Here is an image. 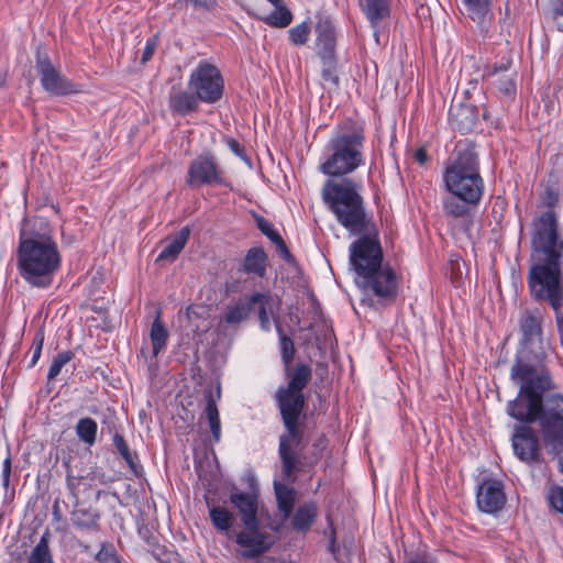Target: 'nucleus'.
<instances>
[{
    "mask_svg": "<svg viewBox=\"0 0 563 563\" xmlns=\"http://www.w3.org/2000/svg\"><path fill=\"white\" fill-rule=\"evenodd\" d=\"M321 198L336 222L350 235L356 236L349 252L357 287L366 295L377 297L379 302H394L398 295L397 276L389 265H383L378 230L367 211L362 186L350 179L329 181Z\"/></svg>",
    "mask_w": 563,
    "mask_h": 563,
    "instance_id": "1",
    "label": "nucleus"
},
{
    "mask_svg": "<svg viewBox=\"0 0 563 563\" xmlns=\"http://www.w3.org/2000/svg\"><path fill=\"white\" fill-rule=\"evenodd\" d=\"M531 368L516 365L510 371L512 380L520 385L518 396L507 405V413L519 422H538L547 446L563 445V395L543 398L555 388L549 369L541 367L538 375L529 377Z\"/></svg>",
    "mask_w": 563,
    "mask_h": 563,
    "instance_id": "2",
    "label": "nucleus"
},
{
    "mask_svg": "<svg viewBox=\"0 0 563 563\" xmlns=\"http://www.w3.org/2000/svg\"><path fill=\"white\" fill-rule=\"evenodd\" d=\"M285 375L288 378L287 386H280L275 400L280 413L285 432L279 437L278 455L282 463L284 479L294 483L296 474L301 471L299 452L303 449V409L306 398L302 393L312 377L310 365L300 363L291 368L288 365Z\"/></svg>",
    "mask_w": 563,
    "mask_h": 563,
    "instance_id": "3",
    "label": "nucleus"
},
{
    "mask_svg": "<svg viewBox=\"0 0 563 563\" xmlns=\"http://www.w3.org/2000/svg\"><path fill=\"white\" fill-rule=\"evenodd\" d=\"M444 187L450 196L443 199V212L452 219L470 217L484 194V180L479 173V158L472 141L456 142L443 172Z\"/></svg>",
    "mask_w": 563,
    "mask_h": 563,
    "instance_id": "4",
    "label": "nucleus"
},
{
    "mask_svg": "<svg viewBox=\"0 0 563 563\" xmlns=\"http://www.w3.org/2000/svg\"><path fill=\"white\" fill-rule=\"evenodd\" d=\"M364 145V129L360 125L340 128L335 132L325 146L327 156L319 167L323 175L330 177L324 181L321 191L329 181L342 179L353 180L363 187L361 180L349 175L365 164Z\"/></svg>",
    "mask_w": 563,
    "mask_h": 563,
    "instance_id": "5",
    "label": "nucleus"
},
{
    "mask_svg": "<svg viewBox=\"0 0 563 563\" xmlns=\"http://www.w3.org/2000/svg\"><path fill=\"white\" fill-rule=\"evenodd\" d=\"M21 277L33 287L47 288L60 266V254L51 238H24L21 233L18 249Z\"/></svg>",
    "mask_w": 563,
    "mask_h": 563,
    "instance_id": "6",
    "label": "nucleus"
},
{
    "mask_svg": "<svg viewBox=\"0 0 563 563\" xmlns=\"http://www.w3.org/2000/svg\"><path fill=\"white\" fill-rule=\"evenodd\" d=\"M527 285L530 297L551 308L563 305L562 256H530Z\"/></svg>",
    "mask_w": 563,
    "mask_h": 563,
    "instance_id": "7",
    "label": "nucleus"
},
{
    "mask_svg": "<svg viewBox=\"0 0 563 563\" xmlns=\"http://www.w3.org/2000/svg\"><path fill=\"white\" fill-rule=\"evenodd\" d=\"M545 313L540 308L525 309L520 316L519 325V351L511 366V371L516 365H527L531 368L529 377L538 375L540 369L537 364L542 363L547 355L549 343L544 339L543 322Z\"/></svg>",
    "mask_w": 563,
    "mask_h": 563,
    "instance_id": "8",
    "label": "nucleus"
},
{
    "mask_svg": "<svg viewBox=\"0 0 563 563\" xmlns=\"http://www.w3.org/2000/svg\"><path fill=\"white\" fill-rule=\"evenodd\" d=\"M188 88L200 97L201 102L212 104L222 98L224 80L216 65L201 60L189 76Z\"/></svg>",
    "mask_w": 563,
    "mask_h": 563,
    "instance_id": "9",
    "label": "nucleus"
},
{
    "mask_svg": "<svg viewBox=\"0 0 563 563\" xmlns=\"http://www.w3.org/2000/svg\"><path fill=\"white\" fill-rule=\"evenodd\" d=\"M186 184L190 188H200L208 185L230 187L224 170L220 167L216 156L205 152L195 157L187 170Z\"/></svg>",
    "mask_w": 563,
    "mask_h": 563,
    "instance_id": "10",
    "label": "nucleus"
},
{
    "mask_svg": "<svg viewBox=\"0 0 563 563\" xmlns=\"http://www.w3.org/2000/svg\"><path fill=\"white\" fill-rule=\"evenodd\" d=\"M35 69L43 89L52 96H69L81 91V86L73 82L56 68L46 53L37 51Z\"/></svg>",
    "mask_w": 563,
    "mask_h": 563,
    "instance_id": "11",
    "label": "nucleus"
},
{
    "mask_svg": "<svg viewBox=\"0 0 563 563\" xmlns=\"http://www.w3.org/2000/svg\"><path fill=\"white\" fill-rule=\"evenodd\" d=\"M531 423L520 422L514 428L511 444L515 455L527 464L542 461V448L537 431Z\"/></svg>",
    "mask_w": 563,
    "mask_h": 563,
    "instance_id": "12",
    "label": "nucleus"
},
{
    "mask_svg": "<svg viewBox=\"0 0 563 563\" xmlns=\"http://www.w3.org/2000/svg\"><path fill=\"white\" fill-rule=\"evenodd\" d=\"M229 501L238 511L245 529L260 528L258 509L260 494L257 487L252 484L249 492L234 488L229 495Z\"/></svg>",
    "mask_w": 563,
    "mask_h": 563,
    "instance_id": "13",
    "label": "nucleus"
},
{
    "mask_svg": "<svg viewBox=\"0 0 563 563\" xmlns=\"http://www.w3.org/2000/svg\"><path fill=\"white\" fill-rule=\"evenodd\" d=\"M476 501L478 508L486 514L499 511L506 503L501 482L494 478L484 479L477 488Z\"/></svg>",
    "mask_w": 563,
    "mask_h": 563,
    "instance_id": "14",
    "label": "nucleus"
},
{
    "mask_svg": "<svg viewBox=\"0 0 563 563\" xmlns=\"http://www.w3.org/2000/svg\"><path fill=\"white\" fill-rule=\"evenodd\" d=\"M235 542L242 548L241 555L244 559L258 558L272 547L267 534L261 532L260 528L245 529L244 531L238 532Z\"/></svg>",
    "mask_w": 563,
    "mask_h": 563,
    "instance_id": "15",
    "label": "nucleus"
},
{
    "mask_svg": "<svg viewBox=\"0 0 563 563\" xmlns=\"http://www.w3.org/2000/svg\"><path fill=\"white\" fill-rule=\"evenodd\" d=\"M512 59L510 57H503L500 63L487 66L483 73V77L490 80V84L505 96H514L516 93V85L512 76L509 74Z\"/></svg>",
    "mask_w": 563,
    "mask_h": 563,
    "instance_id": "16",
    "label": "nucleus"
},
{
    "mask_svg": "<svg viewBox=\"0 0 563 563\" xmlns=\"http://www.w3.org/2000/svg\"><path fill=\"white\" fill-rule=\"evenodd\" d=\"M101 512L91 506H84L77 500L70 511V521L73 527L81 532L91 534L101 531Z\"/></svg>",
    "mask_w": 563,
    "mask_h": 563,
    "instance_id": "17",
    "label": "nucleus"
},
{
    "mask_svg": "<svg viewBox=\"0 0 563 563\" xmlns=\"http://www.w3.org/2000/svg\"><path fill=\"white\" fill-rule=\"evenodd\" d=\"M316 53L320 58L336 57V35L332 22L328 18H320L314 26Z\"/></svg>",
    "mask_w": 563,
    "mask_h": 563,
    "instance_id": "18",
    "label": "nucleus"
},
{
    "mask_svg": "<svg viewBox=\"0 0 563 563\" xmlns=\"http://www.w3.org/2000/svg\"><path fill=\"white\" fill-rule=\"evenodd\" d=\"M358 4L378 41L379 30L390 16L391 0H358Z\"/></svg>",
    "mask_w": 563,
    "mask_h": 563,
    "instance_id": "19",
    "label": "nucleus"
},
{
    "mask_svg": "<svg viewBox=\"0 0 563 563\" xmlns=\"http://www.w3.org/2000/svg\"><path fill=\"white\" fill-rule=\"evenodd\" d=\"M200 97L192 90L173 86L168 97L169 110L179 115H187L199 109Z\"/></svg>",
    "mask_w": 563,
    "mask_h": 563,
    "instance_id": "20",
    "label": "nucleus"
},
{
    "mask_svg": "<svg viewBox=\"0 0 563 563\" xmlns=\"http://www.w3.org/2000/svg\"><path fill=\"white\" fill-rule=\"evenodd\" d=\"M466 15L477 23L482 32L488 31L493 19L492 0H462Z\"/></svg>",
    "mask_w": 563,
    "mask_h": 563,
    "instance_id": "21",
    "label": "nucleus"
},
{
    "mask_svg": "<svg viewBox=\"0 0 563 563\" xmlns=\"http://www.w3.org/2000/svg\"><path fill=\"white\" fill-rule=\"evenodd\" d=\"M449 115L453 126L462 133L472 131L476 125V114L472 106H452Z\"/></svg>",
    "mask_w": 563,
    "mask_h": 563,
    "instance_id": "22",
    "label": "nucleus"
},
{
    "mask_svg": "<svg viewBox=\"0 0 563 563\" xmlns=\"http://www.w3.org/2000/svg\"><path fill=\"white\" fill-rule=\"evenodd\" d=\"M318 517V506L314 501L300 505L291 517V528L298 532H307Z\"/></svg>",
    "mask_w": 563,
    "mask_h": 563,
    "instance_id": "23",
    "label": "nucleus"
},
{
    "mask_svg": "<svg viewBox=\"0 0 563 563\" xmlns=\"http://www.w3.org/2000/svg\"><path fill=\"white\" fill-rule=\"evenodd\" d=\"M274 490L278 511L280 512L283 519L290 518L297 498L296 489L288 486L287 484L274 482Z\"/></svg>",
    "mask_w": 563,
    "mask_h": 563,
    "instance_id": "24",
    "label": "nucleus"
},
{
    "mask_svg": "<svg viewBox=\"0 0 563 563\" xmlns=\"http://www.w3.org/2000/svg\"><path fill=\"white\" fill-rule=\"evenodd\" d=\"M190 236L189 227L181 228L174 236H172L165 247L161 251L157 261L175 262L180 252L186 246Z\"/></svg>",
    "mask_w": 563,
    "mask_h": 563,
    "instance_id": "25",
    "label": "nucleus"
},
{
    "mask_svg": "<svg viewBox=\"0 0 563 563\" xmlns=\"http://www.w3.org/2000/svg\"><path fill=\"white\" fill-rule=\"evenodd\" d=\"M267 255L262 247H252L247 251L242 271L263 277L266 273Z\"/></svg>",
    "mask_w": 563,
    "mask_h": 563,
    "instance_id": "26",
    "label": "nucleus"
},
{
    "mask_svg": "<svg viewBox=\"0 0 563 563\" xmlns=\"http://www.w3.org/2000/svg\"><path fill=\"white\" fill-rule=\"evenodd\" d=\"M64 465L66 466L67 489L69 490V494L76 499V501L78 500L79 486L82 479L98 481L101 484L106 483L104 473L98 472L97 470L89 472L87 475L77 476L73 473L69 462H64Z\"/></svg>",
    "mask_w": 563,
    "mask_h": 563,
    "instance_id": "27",
    "label": "nucleus"
},
{
    "mask_svg": "<svg viewBox=\"0 0 563 563\" xmlns=\"http://www.w3.org/2000/svg\"><path fill=\"white\" fill-rule=\"evenodd\" d=\"M252 309L251 296L247 299L240 298L227 308L222 320L229 324H239L249 318Z\"/></svg>",
    "mask_w": 563,
    "mask_h": 563,
    "instance_id": "28",
    "label": "nucleus"
},
{
    "mask_svg": "<svg viewBox=\"0 0 563 563\" xmlns=\"http://www.w3.org/2000/svg\"><path fill=\"white\" fill-rule=\"evenodd\" d=\"M272 4L275 7V10L269 14L262 16L261 20L273 27L283 29L288 26L292 21V13L290 10L284 4L283 0Z\"/></svg>",
    "mask_w": 563,
    "mask_h": 563,
    "instance_id": "29",
    "label": "nucleus"
},
{
    "mask_svg": "<svg viewBox=\"0 0 563 563\" xmlns=\"http://www.w3.org/2000/svg\"><path fill=\"white\" fill-rule=\"evenodd\" d=\"M51 533L46 530L40 538V541L27 555L26 563H54L53 554L49 548Z\"/></svg>",
    "mask_w": 563,
    "mask_h": 563,
    "instance_id": "30",
    "label": "nucleus"
},
{
    "mask_svg": "<svg viewBox=\"0 0 563 563\" xmlns=\"http://www.w3.org/2000/svg\"><path fill=\"white\" fill-rule=\"evenodd\" d=\"M112 443L114 448L117 449L118 453L121 455V457L125 461L131 472L139 476L142 466L137 462V455L136 453H132L126 441L124 440L123 435L120 433H114L112 438Z\"/></svg>",
    "mask_w": 563,
    "mask_h": 563,
    "instance_id": "31",
    "label": "nucleus"
},
{
    "mask_svg": "<svg viewBox=\"0 0 563 563\" xmlns=\"http://www.w3.org/2000/svg\"><path fill=\"white\" fill-rule=\"evenodd\" d=\"M212 526L219 531H228L235 522V515L222 506H209Z\"/></svg>",
    "mask_w": 563,
    "mask_h": 563,
    "instance_id": "32",
    "label": "nucleus"
},
{
    "mask_svg": "<svg viewBox=\"0 0 563 563\" xmlns=\"http://www.w3.org/2000/svg\"><path fill=\"white\" fill-rule=\"evenodd\" d=\"M168 331L161 320L159 314L154 319L151 325L150 338L153 346V355L157 356L166 346L168 341Z\"/></svg>",
    "mask_w": 563,
    "mask_h": 563,
    "instance_id": "33",
    "label": "nucleus"
},
{
    "mask_svg": "<svg viewBox=\"0 0 563 563\" xmlns=\"http://www.w3.org/2000/svg\"><path fill=\"white\" fill-rule=\"evenodd\" d=\"M207 404L205 408V413L207 417V420L209 422V427L213 437V440L216 442L220 441L221 438V422L219 417V410L216 405V400L213 398V395L211 391H209L206 396Z\"/></svg>",
    "mask_w": 563,
    "mask_h": 563,
    "instance_id": "34",
    "label": "nucleus"
},
{
    "mask_svg": "<svg viewBox=\"0 0 563 563\" xmlns=\"http://www.w3.org/2000/svg\"><path fill=\"white\" fill-rule=\"evenodd\" d=\"M75 430L79 440L82 441L85 444L89 446L95 444L98 424L92 418L86 417L79 419L75 427Z\"/></svg>",
    "mask_w": 563,
    "mask_h": 563,
    "instance_id": "35",
    "label": "nucleus"
},
{
    "mask_svg": "<svg viewBox=\"0 0 563 563\" xmlns=\"http://www.w3.org/2000/svg\"><path fill=\"white\" fill-rule=\"evenodd\" d=\"M272 300L273 298L268 294L255 292L251 296V303H253V307L258 305L260 324L264 331H269L271 329L267 307L271 306Z\"/></svg>",
    "mask_w": 563,
    "mask_h": 563,
    "instance_id": "36",
    "label": "nucleus"
},
{
    "mask_svg": "<svg viewBox=\"0 0 563 563\" xmlns=\"http://www.w3.org/2000/svg\"><path fill=\"white\" fill-rule=\"evenodd\" d=\"M98 563H123V559L118 553L115 545L111 541H102L99 544L98 552L93 555Z\"/></svg>",
    "mask_w": 563,
    "mask_h": 563,
    "instance_id": "37",
    "label": "nucleus"
},
{
    "mask_svg": "<svg viewBox=\"0 0 563 563\" xmlns=\"http://www.w3.org/2000/svg\"><path fill=\"white\" fill-rule=\"evenodd\" d=\"M277 331L279 334V346H280L282 362L284 364V367L288 368V365H291V362H292L295 353H296L295 344H294V341L291 340V338H289L288 335H286L283 332V329L280 325H277Z\"/></svg>",
    "mask_w": 563,
    "mask_h": 563,
    "instance_id": "38",
    "label": "nucleus"
},
{
    "mask_svg": "<svg viewBox=\"0 0 563 563\" xmlns=\"http://www.w3.org/2000/svg\"><path fill=\"white\" fill-rule=\"evenodd\" d=\"M322 63L321 76L324 81L331 82L335 88L340 85L336 57L320 58Z\"/></svg>",
    "mask_w": 563,
    "mask_h": 563,
    "instance_id": "39",
    "label": "nucleus"
},
{
    "mask_svg": "<svg viewBox=\"0 0 563 563\" xmlns=\"http://www.w3.org/2000/svg\"><path fill=\"white\" fill-rule=\"evenodd\" d=\"M74 358V353L71 351H64L58 353L54 358L49 366L47 373V379H54L62 371L63 366L66 365Z\"/></svg>",
    "mask_w": 563,
    "mask_h": 563,
    "instance_id": "40",
    "label": "nucleus"
},
{
    "mask_svg": "<svg viewBox=\"0 0 563 563\" xmlns=\"http://www.w3.org/2000/svg\"><path fill=\"white\" fill-rule=\"evenodd\" d=\"M310 27L306 22H302L288 31L290 42L296 45H305L308 42Z\"/></svg>",
    "mask_w": 563,
    "mask_h": 563,
    "instance_id": "41",
    "label": "nucleus"
},
{
    "mask_svg": "<svg viewBox=\"0 0 563 563\" xmlns=\"http://www.w3.org/2000/svg\"><path fill=\"white\" fill-rule=\"evenodd\" d=\"M44 340H45V330H44V327H40L36 330L33 341H32V346H31L32 357L29 363V367H33L38 362L41 354H42Z\"/></svg>",
    "mask_w": 563,
    "mask_h": 563,
    "instance_id": "42",
    "label": "nucleus"
},
{
    "mask_svg": "<svg viewBox=\"0 0 563 563\" xmlns=\"http://www.w3.org/2000/svg\"><path fill=\"white\" fill-rule=\"evenodd\" d=\"M547 501L556 512L563 514V487L551 485L547 493Z\"/></svg>",
    "mask_w": 563,
    "mask_h": 563,
    "instance_id": "43",
    "label": "nucleus"
},
{
    "mask_svg": "<svg viewBox=\"0 0 563 563\" xmlns=\"http://www.w3.org/2000/svg\"><path fill=\"white\" fill-rule=\"evenodd\" d=\"M256 224L260 231L273 243H276L282 239V235L274 229V225L264 217H257Z\"/></svg>",
    "mask_w": 563,
    "mask_h": 563,
    "instance_id": "44",
    "label": "nucleus"
},
{
    "mask_svg": "<svg viewBox=\"0 0 563 563\" xmlns=\"http://www.w3.org/2000/svg\"><path fill=\"white\" fill-rule=\"evenodd\" d=\"M176 4L185 8L191 5L195 10L212 11L218 5V0H176Z\"/></svg>",
    "mask_w": 563,
    "mask_h": 563,
    "instance_id": "45",
    "label": "nucleus"
},
{
    "mask_svg": "<svg viewBox=\"0 0 563 563\" xmlns=\"http://www.w3.org/2000/svg\"><path fill=\"white\" fill-rule=\"evenodd\" d=\"M327 521L328 530H325L324 533L329 537L328 551L333 555L335 561H339L338 552L340 551V547L336 543V531L330 516H327Z\"/></svg>",
    "mask_w": 563,
    "mask_h": 563,
    "instance_id": "46",
    "label": "nucleus"
},
{
    "mask_svg": "<svg viewBox=\"0 0 563 563\" xmlns=\"http://www.w3.org/2000/svg\"><path fill=\"white\" fill-rule=\"evenodd\" d=\"M560 200V188L559 186L548 185L544 195L543 202L549 208V210H553L554 207L559 203Z\"/></svg>",
    "mask_w": 563,
    "mask_h": 563,
    "instance_id": "47",
    "label": "nucleus"
},
{
    "mask_svg": "<svg viewBox=\"0 0 563 563\" xmlns=\"http://www.w3.org/2000/svg\"><path fill=\"white\" fill-rule=\"evenodd\" d=\"M551 18L555 21L558 30L563 32V0H552L550 4Z\"/></svg>",
    "mask_w": 563,
    "mask_h": 563,
    "instance_id": "48",
    "label": "nucleus"
},
{
    "mask_svg": "<svg viewBox=\"0 0 563 563\" xmlns=\"http://www.w3.org/2000/svg\"><path fill=\"white\" fill-rule=\"evenodd\" d=\"M158 44V34H154L153 36L148 37L146 40L145 47L142 53L141 63L145 64L147 63L152 56L154 55V52Z\"/></svg>",
    "mask_w": 563,
    "mask_h": 563,
    "instance_id": "49",
    "label": "nucleus"
},
{
    "mask_svg": "<svg viewBox=\"0 0 563 563\" xmlns=\"http://www.w3.org/2000/svg\"><path fill=\"white\" fill-rule=\"evenodd\" d=\"M227 146L233 152L236 156L242 158L245 162H249V158L245 154V148L240 144V142L233 137H229L225 140Z\"/></svg>",
    "mask_w": 563,
    "mask_h": 563,
    "instance_id": "50",
    "label": "nucleus"
},
{
    "mask_svg": "<svg viewBox=\"0 0 563 563\" xmlns=\"http://www.w3.org/2000/svg\"><path fill=\"white\" fill-rule=\"evenodd\" d=\"M404 563H438V561L426 553H416L406 556Z\"/></svg>",
    "mask_w": 563,
    "mask_h": 563,
    "instance_id": "51",
    "label": "nucleus"
},
{
    "mask_svg": "<svg viewBox=\"0 0 563 563\" xmlns=\"http://www.w3.org/2000/svg\"><path fill=\"white\" fill-rule=\"evenodd\" d=\"M11 468H12V460H11L10 451L8 450V455L4 459L3 466H2V485L4 488H8V486H9Z\"/></svg>",
    "mask_w": 563,
    "mask_h": 563,
    "instance_id": "52",
    "label": "nucleus"
},
{
    "mask_svg": "<svg viewBox=\"0 0 563 563\" xmlns=\"http://www.w3.org/2000/svg\"><path fill=\"white\" fill-rule=\"evenodd\" d=\"M277 247V251L279 252V254L282 255V257L287 262V263H292L295 261L294 256L291 255V253L289 252L285 241L283 240V238L277 241L276 243H274Z\"/></svg>",
    "mask_w": 563,
    "mask_h": 563,
    "instance_id": "53",
    "label": "nucleus"
},
{
    "mask_svg": "<svg viewBox=\"0 0 563 563\" xmlns=\"http://www.w3.org/2000/svg\"><path fill=\"white\" fill-rule=\"evenodd\" d=\"M562 306L563 305H560L556 308H552V309H553V311L555 313L556 327H558V331H559V334H560L561 342L563 344V313L561 311Z\"/></svg>",
    "mask_w": 563,
    "mask_h": 563,
    "instance_id": "54",
    "label": "nucleus"
},
{
    "mask_svg": "<svg viewBox=\"0 0 563 563\" xmlns=\"http://www.w3.org/2000/svg\"><path fill=\"white\" fill-rule=\"evenodd\" d=\"M413 158L418 164L424 165L428 162L429 156L424 147H419L418 150H416Z\"/></svg>",
    "mask_w": 563,
    "mask_h": 563,
    "instance_id": "55",
    "label": "nucleus"
},
{
    "mask_svg": "<svg viewBox=\"0 0 563 563\" xmlns=\"http://www.w3.org/2000/svg\"><path fill=\"white\" fill-rule=\"evenodd\" d=\"M257 563H294L291 561L280 560L271 555H262L257 560Z\"/></svg>",
    "mask_w": 563,
    "mask_h": 563,
    "instance_id": "56",
    "label": "nucleus"
},
{
    "mask_svg": "<svg viewBox=\"0 0 563 563\" xmlns=\"http://www.w3.org/2000/svg\"><path fill=\"white\" fill-rule=\"evenodd\" d=\"M77 545H78V548L81 550V552H84V553L89 554V553L91 552V547H90V544H88V543H86V542H84V541H78V542H77Z\"/></svg>",
    "mask_w": 563,
    "mask_h": 563,
    "instance_id": "57",
    "label": "nucleus"
},
{
    "mask_svg": "<svg viewBox=\"0 0 563 563\" xmlns=\"http://www.w3.org/2000/svg\"><path fill=\"white\" fill-rule=\"evenodd\" d=\"M314 446L320 449V450H324L325 446H327V439L324 435L320 437L318 439V441L314 443Z\"/></svg>",
    "mask_w": 563,
    "mask_h": 563,
    "instance_id": "58",
    "label": "nucleus"
},
{
    "mask_svg": "<svg viewBox=\"0 0 563 563\" xmlns=\"http://www.w3.org/2000/svg\"><path fill=\"white\" fill-rule=\"evenodd\" d=\"M53 516L57 520L60 519V512H59V507H58V503L57 501H55V504L53 506Z\"/></svg>",
    "mask_w": 563,
    "mask_h": 563,
    "instance_id": "59",
    "label": "nucleus"
},
{
    "mask_svg": "<svg viewBox=\"0 0 563 563\" xmlns=\"http://www.w3.org/2000/svg\"><path fill=\"white\" fill-rule=\"evenodd\" d=\"M192 314H197L196 307L190 306V307L187 308V316H188L189 319H191Z\"/></svg>",
    "mask_w": 563,
    "mask_h": 563,
    "instance_id": "60",
    "label": "nucleus"
},
{
    "mask_svg": "<svg viewBox=\"0 0 563 563\" xmlns=\"http://www.w3.org/2000/svg\"><path fill=\"white\" fill-rule=\"evenodd\" d=\"M103 492L102 490H98L97 494H96V500H98L101 496Z\"/></svg>",
    "mask_w": 563,
    "mask_h": 563,
    "instance_id": "61",
    "label": "nucleus"
},
{
    "mask_svg": "<svg viewBox=\"0 0 563 563\" xmlns=\"http://www.w3.org/2000/svg\"><path fill=\"white\" fill-rule=\"evenodd\" d=\"M560 471L563 473V459L560 461Z\"/></svg>",
    "mask_w": 563,
    "mask_h": 563,
    "instance_id": "62",
    "label": "nucleus"
}]
</instances>
